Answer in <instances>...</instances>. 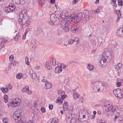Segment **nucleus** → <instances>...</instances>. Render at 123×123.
Listing matches in <instances>:
<instances>
[{"instance_id": "nucleus-1", "label": "nucleus", "mask_w": 123, "mask_h": 123, "mask_svg": "<svg viewBox=\"0 0 123 123\" xmlns=\"http://www.w3.org/2000/svg\"><path fill=\"white\" fill-rule=\"evenodd\" d=\"M31 18L27 13L26 10L24 9L19 15L18 21L20 25H28L31 22Z\"/></svg>"}, {"instance_id": "nucleus-2", "label": "nucleus", "mask_w": 123, "mask_h": 123, "mask_svg": "<svg viewBox=\"0 0 123 123\" xmlns=\"http://www.w3.org/2000/svg\"><path fill=\"white\" fill-rule=\"evenodd\" d=\"M91 84L93 90L96 92L102 91L104 89V84L101 82L97 81L92 82Z\"/></svg>"}, {"instance_id": "nucleus-3", "label": "nucleus", "mask_w": 123, "mask_h": 123, "mask_svg": "<svg viewBox=\"0 0 123 123\" xmlns=\"http://www.w3.org/2000/svg\"><path fill=\"white\" fill-rule=\"evenodd\" d=\"M21 103V100L18 98H16L13 99L12 101L8 103V107L10 105L12 107H16L19 105Z\"/></svg>"}, {"instance_id": "nucleus-4", "label": "nucleus", "mask_w": 123, "mask_h": 123, "mask_svg": "<svg viewBox=\"0 0 123 123\" xmlns=\"http://www.w3.org/2000/svg\"><path fill=\"white\" fill-rule=\"evenodd\" d=\"M15 122L18 123H25L26 119L24 116H13Z\"/></svg>"}, {"instance_id": "nucleus-5", "label": "nucleus", "mask_w": 123, "mask_h": 123, "mask_svg": "<svg viewBox=\"0 0 123 123\" xmlns=\"http://www.w3.org/2000/svg\"><path fill=\"white\" fill-rule=\"evenodd\" d=\"M68 26V23L67 21L65 20H63L61 21V26L65 32H66L68 31L69 29Z\"/></svg>"}, {"instance_id": "nucleus-6", "label": "nucleus", "mask_w": 123, "mask_h": 123, "mask_svg": "<svg viewBox=\"0 0 123 123\" xmlns=\"http://www.w3.org/2000/svg\"><path fill=\"white\" fill-rule=\"evenodd\" d=\"M113 93L116 97L121 98L123 97V91L120 89L117 88L113 91Z\"/></svg>"}, {"instance_id": "nucleus-7", "label": "nucleus", "mask_w": 123, "mask_h": 123, "mask_svg": "<svg viewBox=\"0 0 123 123\" xmlns=\"http://www.w3.org/2000/svg\"><path fill=\"white\" fill-rule=\"evenodd\" d=\"M58 18L54 14H52L50 15V20L49 22V23L51 25H53L58 20Z\"/></svg>"}, {"instance_id": "nucleus-8", "label": "nucleus", "mask_w": 123, "mask_h": 123, "mask_svg": "<svg viewBox=\"0 0 123 123\" xmlns=\"http://www.w3.org/2000/svg\"><path fill=\"white\" fill-rule=\"evenodd\" d=\"M83 13L84 15L83 21L85 23L89 20L92 15L88 11L86 10H84Z\"/></svg>"}, {"instance_id": "nucleus-9", "label": "nucleus", "mask_w": 123, "mask_h": 123, "mask_svg": "<svg viewBox=\"0 0 123 123\" xmlns=\"http://www.w3.org/2000/svg\"><path fill=\"white\" fill-rule=\"evenodd\" d=\"M102 57L106 60L108 62H109L112 58L111 54L110 52L108 51L104 52L103 54Z\"/></svg>"}, {"instance_id": "nucleus-10", "label": "nucleus", "mask_w": 123, "mask_h": 123, "mask_svg": "<svg viewBox=\"0 0 123 123\" xmlns=\"http://www.w3.org/2000/svg\"><path fill=\"white\" fill-rule=\"evenodd\" d=\"M112 106V105L111 102L108 101H106L104 104L105 111H111Z\"/></svg>"}, {"instance_id": "nucleus-11", "label": "nucleus", "mask_w": 123, "mask_h": 123, "mask_svg": "<svg viewBox=\"0 0 123 123\" xmlns=\"http://www.w3.org/2000/svg\"><path fill=\"white\" fill-rule=\"evenodd\" d=\"M15 8V6L12 4H10L8 7H6L5 10L6 13L11 12L14 10Z\"/></svg>"}, {"instance_id": "nucleus-12", "label": "nucleus", "mask_w": 123, "mask_h": 123, "mask_svg": "<svg viewBox=\"0 0 123 123\" xmlns=\"http://www.w3.org/2000/svg\"><path fill=\"white\" fill-rule=\"evenodd\" d=\"M108 62L105 58L102 57L101 60L99 61V65L100 67H105L107 65V62Z\"/></svg>"}, {"instance_id": "nucleus-13", "label": "nucleus", "mask_w": 123, "mask_h": 123, "mask_svg": "<svg viewBox=\"0 0 123 123\" xmlns=\"http://www.w3.org/2000/svg\"><path fill=\"white\" fill-rule=\"evenodd\" d=\"M74 22L77 23L80 21L82 17V14L81 13H80L78 14L76 16H74Z\"/></svg>"}, {"instance_id": "nucleus-14", "label": "nucleus", "mask_w": 123, "mask_h": 123, "mask_svg": "<svg viewBox=\"0 0 123 123\" xmlns=\"http://www.w3.org/2000/svg\"><path fill=\"white\" fill-rule=\"evenodd\" d=\"M68 16V13L66 11L62 12L60 15V18L62 19H65Z\"/></svg>"}, {"instance_id": "nucleus-15", "label": "nucleus", "mask_w": 123, "mask_h": 123, "mask_svg": "<svg viewBox=\"0 0 123 123\" xmlns=\"http://www.w3.org/2000/svg\"><path fill=\"white\" fill-rule=\"evenodd\" d=\"M21 91L22 92H25L28 94H31L32 93V91L29 90V87L27 86L22 89L21 90Z\"/></svg>"}, {"instance_id": "nucleus-16", "label": "nucleus", "mask_w": 123, "mask_h": 123, "mask_svg": "<svg viewBox=\"0 0 123 123\" xmlns=\"http://www.w3.org/2000/svg\"><path fill=\"white\" fill-rule=\"evenodd\" d=\"M9 60L11 62L9 63L12 66H14L16 64L15 61L14 60V57L13 55H11L9 57Z\"/></svg>"}, {"instance_id": "nucleus-17", "label": "nucleus", "mask_w": 123, "mask_h": 123, "mask_svg": "<svg viewBox=\"0 0 123 123\" xmlns=\"http://www.w3.org/2000/svg\"><path fill=\"white\" fill-rule=\"evenodd\" d=\"M79 26L78 25H74L72 27L71 30L72 32L74 33H77L79 30Z\"/></svg>"}, {"instance_id": "nucleus-18", "label": "nucleus", "mask_w": 123, "mask_h": 123, "mask_svg": "<svg viewBox=\"0 0 123 123\" xmlns=\"http://www.w3.org/2000/svg\"><path fill=\"white\" fill-rule=\"evenodd\" d=\"M112 107L111 110V111L112 112L111 114V115H113L114 114H115V115H116V113L115 112L118 109V107L117 106H113L112 105Z\"/></svg>"}, {"instance_id": "nucleus-19", "label": "nucleus", "mask_w": 123, "mask_h": 123, "mask_svg": "<svg viewBox=\"0 0 123 123\" xmlns=\"http://www.w3.org/2000/svg\"><path fill=\"white\" fill-rule=\"evenodd\" d=\"M117 35L121 37H123V28L117 30Z\"/></svg>"}, {"instance_id": "nucleus-20", "label": "nucleus", "mask_w": 123, "mask_h": 123, "mask_svg": "<svg viewBox=\"0 0 123 123\" xmlns=\"http://www.w3.org/2000/svg\"><path fill=\"white\" fill-rule=\"evenodd\" d=\"M69 107V105L68 103L66 102L64 103L63 105V109L65 111H67Z\"/></svg>"}, {"instance_id": "nucleus-21", "label": "nucleus", "mask_w": 123, "mask_h": 123, "mask_svg": "<svg viewBox=\"0 0 123 123\" xmlns=\"http://www.w3.org/2000/svg\"><path fill=\"white\" fill-rule=\"evenodd\" d=\"M114 13L117 14L118 17L117 19L118 20L121 17L120 11L118 10H115L114 11Z\"/></svg>"}, {"instance_id": "nucleus-22", "label": "nucleus", "mask_w": 123, "mask_h": 123, "mask_svg": "<svg viewBox=\"0 0 123 123\" xmlns=\"http://www.w3.org/2000/svg\"><path fill=\"white\" fill-rule=\"evenodd\" d=\"M62 69L60 66H58L57 67L55 68V72L56 73H59L62 71Z\"/></svg>"}, {"instance_id": "nucleus-23", "label": "nucleus", "mask_w": 123, "mask_h": 123, "mask_svg": "<svg viewBox=\"0 0 123 123\" xmlns=\"http://www.w3.org/2000/svg\"><path fill=\"white\" fill-rule=\"evenodd\" d=\"M44 67L49 70L51 69L52 68L49 65V63L48 61L46 62L45 63Z\"/></svg>"}, {"instance_id": "nucleus-24", "label": "nucleus", "mask_w": 123, "mask_h": 123, "mask_svg": "<svg viewBox=\"0 0 123 123\" xmlns=\"http://www.w3.org/2000/svg\"><path fill=\"white\" fill-rule=\"evenodd\" d=\"M78 119L79 121L81 122H83L87 120L85 116H79Z\"/></svg>"}, {"instance_id": "nucleus-25", "label": "nucleus", "mask_w": 123, "mask_h": 123, "mask_svg": "<svg viewBox=\"0 0 123 123\" xmlns=\"http://www.w3.org/2000/svg\"><path fill=\"white\" fill-rule=\"evenodd\" d=\"M45 85L46 88L47 89H50L52 86V84L48 81L46 82Z\"/></svg>"}, {"instance_id": "nucleus-26", "label": "nucleus", "mask_w": 123, "mask_h": 123, "mask_svg": "<svg viewBox=\"0 0 123 123\" xmlns=\"http://www.w3.org/2000/svg\"><path fill=\"white\" fill-rule=\"evenodd\" d=\"M122 66V65L121 63H119L118 64L116 65L115 67L116 70L118 71L119 69H120Z\"/></svg>"}, {"instance_id": "nucleus-27", "label": "nucleus", "mask_w": 123, "mask_h": 123, "mask_svg": "<svg viewBox=\"0 0 123 123\" xmlns=\"http://www.w3.org/2000/svg\"><path fill=\"white\" fill-rule=\"evenodd\" d=\"M23 0H12L13 2L16 4H19L20 3L23 4L24 3V2H23Z\"/></svg>"}, {"instance_id": "nucleus-28", "label": "nucleus", "mask_w": 123, "mask_h": 123, "mask_svg": "<svg viewBox=\"0 0 123 123\" xmlns=\"http://www.w3.org/2000/svg\"><path fill=\"white\" fill-rule=\"evenodd\" d=\"M42 31V30L41 29L38 28L35 31V33L36 35L37 36L40 34Z\"/></svg>"}, {"instance_id": "nucleus-29", "label": "nucleus", "mask_w": 123, "mask_h": 123, "mask_svg": "<svg viewBox=\"0 0 123 123\" xmlns=\"http://www.w3.org/2000/svg\"><path fill=\"white\" fill-rule=\"evenodd\" d=\"M74 15L73 14H72L68 17V20L69 22H71L72 21H74Z\"/></svg>"}, {"instance_id": "nucleus-30", "label": "nucleus", "mask_w": 123, "mask_h": 123, "mask_svg": "<svg viewBox=\"0 0 123 123\" xmlns=\"http://www.w3.org/2000/svg\"><path fill=\"white\" fill-rule=\"evenodd\" d=\"M87 67L88 69L90 71H92L94 68L93 66L90 64H88Z\"/></svg>"}, {"instance_id": "nucleus-31", "label": "nucleus", "mask_w": 123, "mask_h": 123, "mask_svg": "<svg viewBox=\"0 0 123 123\" xmlns=\"http://www.w3.org/2000/svg\"><path fill=\"white\" fill-rule=\"evenodd\" d=\"M59 120L58 118L56 117H55L52 119L51 120V123H57L58 121Z\"/></svg>"}, {"instance_id": "nucleus-32", "label": "nucleus", "mask_w": 123, "mask_h": 123, "mask_svg": "<svg viewBox=\"0 0 123 123\" xmlns=\"http://www.w3.org/2000/svg\"><path fill=\"white\" fill-rule=\"evenodd\" d=\"M80 96L79 94L75 92L74 93L73 95L74 98V99H76Z\"/></svg>"}, {"instance_id": "nucleus-33", "label": "nucleus", "mask_w": 123, "mask_h": 123, "mask_svg": "<svg viewBox=\"0 0 123 123\" xmlns=\"http://www.w3.org/2000/svg\"><path fill=\"white\" fill-rule=\"evenodd\" d=\"M57 66H60L62 69V68L65 69L66 68V66L64 64L58 63L57 64Z\"/></svg>"}, {"instance_id": "nucleus-34", "label": "nucleus", "mask_w": 123, "mask_h": 123, "mask_svg": "<svg viewBox=\"0 0 123 123\" xmlns=\"http://www.w3.org/2000/svg\"><path fill=\"white\" fill-rule=\"evenodd\" d=\"M50 63L53 65H55L56 64V61L55 58H52L50 61Z\"/></svg>"}, {"instance_id": "nucleus-35", "label": "nucleus", "mask_w": 123, "mask_h": 123, "mask_svg": "<svg viewBox=\"0 0 123 123\" xmlns=\"http://www.w3.org/2000/svg\"><path fill=\"white\" fill-rule=\"evenodd\" d=\"M0 90L2 91V92L4 93H6L8 92V91L6 87L2 88H0Z\"/></svg>"}, {"instance_id": "nucleus-36", "label": "nucleus", "mask_w": 123, "mask_h": 123, "mask_svg": "<svg viewBox=\"0 0 123 123\" xmlns=\"http://www.w3.org/2000/svg\"><path fill=\"white\" fill-rule=\"evenodd\" d=\"M74 39L71 38L68 41V43L70 45H72L74 43Z\"/></svg>"}, {"instance_id": "nucleus-37", "label": "nucleus", "mask_w": 123, "mask_h": 123, "mask_svg": "<svg viewBox=\"0 0 123 123\" xmlns=\"http://www.w3.org/2000/svg\"><path fill=\"white\" fill-rule=\"evenodd\" d=\"M56 101L57 103H62V102L63 100L61 97H59L57 99Z\"/></svg>"}, {"instance_id": "nucleus-38", "label": "nucleus", "mask_w": 123, "mask_h": 123, "mask_svg": "<svg viewBox=\"0 0 123 123\" xmlns=\"http://www.w3.org/2000/svg\"><path fill=\"white\" fill-rule=\"evenodd\" d=\"M22 75V73H18L16 75V77L18 79H20L21 78Z\"/></svg>"}, {"instance_id": "nucleus-39", "label": "nucleus", "mask_w": 123, "mask_h": 123, "mask_svg": "<svg viewBox=\"0 0 123 123\" xmlns=\"http://www.w3.org/2000/svg\"><path fill=\"white\" fill-rule=\"evenodd\" d=\"M31 77L33 80H36L37 78L36 74L35 73H33Z\"/></svg>"}, {"instance_id": "nucleus-40", "label": "nucleus", "mask_w": 123, "mask_h": 123, "mask_svg": "<svg viewBox=\"0 0 123 123\" xmlns=\"http://www.w3.org/2000/svg\"><path fill=\"white\" fill-rule=\"evenodd\" d=\"M112 2L111 3V4L115 7L117 6V4L116 3V0H111Z\"/></svg>"}, {"instance_id": "nucleus-41", "label": "nucleus", "mask_w": 123, "mask_h": 123, "mask_svg": "<svg viewBox=\"0 0 123 123\" xmlns=\"http://www.w3.org/2000/svg\"><path fill=\"white\" fill-rule=\"evenodd\" d=\"M4 102L5 103H6L8 102V97L7 95H4Z\"/></svg>"}, {"instance_id": "nucleus-42", "label": "nucleus", "mask_w": 123, "mask_h": 123, "mask_svg": "<svg viewBox=\"0 0 123 123\" xmlns=\"http://www.w3.org/2000/svg\"><path fill=\"white\" fill-rule=\"evenodd\" d=\"M38 2L41 4V6H43L44 4V0H38Z\"/></svg>"}, {"instance_id": "nucleus-43", "label": "nucleus", "mask_w": 123, "mask_h": 123, "mask_svg": "<svg viewBox=\"0 0 123 123\" xmlns=\"http://www.w3.org/2000/svg\"><path fill=\"white\" fill-rule=\"evenodd\" d=\"M74 41L76 42V44H78L79 42V39L77 37H75L74 38Z\"/></svg>"}, {"instance_id": "nucleus-44", "label": "nucleus", "mask_w": 123, "mask_h": 123, "mask_svg": "<svg viewBox=\"0 0 123 123\" xmlns=\"http://www.w3.org/2000/svg\"><path fill=\"white\" fill-rule=\"evenodd\" d=\"M8 91L9 90H11L12 89V86L10 84H9L6 86V87Z\"/></svg>"}, {"instance_id": "nucleus-45", "label": "nucleus", "mask_w": 123, "mask_h": 123, "mask_svg": "<svg viewBox=\"0 0 123 123\" xmlns=\"http://www.w3.org/2000/svg\"><path fill=\"white\" fill-rule=\"evenodd\" d=\"M36 41L34 39H32L31 41V44L36 45Z\"/></svg>"}, {"instance_id": "nucleus-46", "label": "nucleus", "mask_w": 123, "mask_h": 123, "mask_svg": "<svg viewBox=\"0 0 123 123\" xmlns=\"http://www.w3.org/2000/svg\"><path fill=\"white\" fill-rule=\"evenodd\" d=\"M118 4L119 6H122L123 5V3L122 1L121 0H119L118 1Z\"/></svg>"}, {"instance_id": "nucleus-47", "label": "nucleus", "mask_w": 123, "mask_h": 123, "mask_svg": "<svg viewBox=\"0 0 123 123\" xmlns=\"http://www.w3.org/2000/svg\"><path fill=\"white\" fill-rule=\"evenodd\" d=\"M28 60V57H26L25 59V62L26 64L28 65H29Z\"/></svg>"}, {"instance_id": "nucleus-48", "label": "nucleus", "mask_w": 123, "mask_h": 123, "mask_svg": "<svg viewBox=\"0 0 123 123\" xmlns=\"http://www.w3.org/2000/svg\"><path fill=\"white\" fill-rule=\"evenodd\" d=\"M84 99L82 97H80L79 98V101L81 103H82L83 102Z\"/></svg>"}, {"instance_id": "nucleus-49", "label": "nucleus", "mask_w": 123, "mask_h": 123, "mask_svg": "<svg viewBox=\"0 0 123 123\" xmlns=\"http://www.w3.org/2000/svg\"><path fill=\"white\" fill-rule=\"evenodd\" d=\"M75 119L73 117L71 119V123H75Z\"/></svg>"}, {"instance_id": "nucleus-50", "label": "nucleus", "mask_w": 123, "mask_h": 123, "mask_svg": "<svg viewBox=\"0 0 123 123\" xmlns=\"http://www.w3.org/2000/svg\"><path fill=\"white\" fill-rule=\"evenodd\" d=\"M8 119L6 118H4V119L3 120V121L5 123H8Z\"/></svg>"}, {"instance_id": "nucleus-51", "label": "nucleus", "mask_w": 123, "mask_h": 123, "mask_svg": "<svg viewBox=\"0 0 123 123\" xmlns=\"http://www.w3.org/2000/svg\"><path fill=\"white\" fill-rule=\"evenodd\" d=\"M15 115H20V112L18 111H16L15 113Z\"/></svg>"}, {"instance_id": "nucleus-52", "label": "nucleus", "mask_w": 123, "mask_h": 123, "mask_svg": "<svg viewBox=\"0 0 123 123\" xmlns=\"http://www.w3.org/2000/svg\"><path fill=\"white\" fill-rule=\"evenodd\" d=\"M41 110L43 113H44L46 111L45 109L43 107H42L41 108Z\"/></svg>"}, {"instance_id": "nucleus-53", "label": "nucleus", "mask_w": 123, "mask_h": 123, "mask_svg": "<svg viewBox=\"0 0 123 123\" xmlns=\"http://www.w3.org/2000/svg\"><path fill=\"white\" fill-rule=\"evenodd\" d=\"M49 109L50 110H51L53 109V105H49Z\"/></svg>"}, {"instance_id": "nucleus-54", "label": "nucleus", "mask_w": 123, "mask_h": 123, "mask_svg": "<svg viewBox=\"0 0 123 123\" xmlns=\"http://www.w3.org/2000/svg\"><path fill=\"white\" fill-rule=\"evenodd\" d=\"M121 83L120 82H119L117 83V87H119L121 86Z\"/></svg>"}, {"instance_id": "nucleus-55", "label": "nucleus", "mask_w": 123, "mask_h": 123, "mask_svg": "<svg viewBox=\"0 0 123 123\" xmlns=\"http://www.w3.org/2000/svg\"><path fill=\"white\" fill-rule=\"evenodd\" d=\"M100 10V8H98L97 9H96L95 11H94V12H96V13H97V12H99V11Z\"/></svg>"}, {"instance_id": "nucleus-56", "label": "nucleus", "mask_w": 123, "mask_h": 123, "mask_svg": "<svg viewBox=\"0 0 123 123\" xmlns=\"http://www.w3.org/2000/svg\"><path fill=\"white\" fill-rule=\"evenodd\" d=\"M61 97L62 99L63 100V99H64L65 98L66 95H61Z\"/></svg>"}, {"instance_id": "nucleus-57", "label": "nucleus", "mask_w": 123, "mask_h": 123, "mask_svg": "<svg viewBox=\"0 0 123 123\" xmlns=\"http://www.w3.org/2000/svg\"><path fill=\"white\" fill-rule=\"evenodd\" d=\"M56 4H55V6H54L53 7V8H54L55 9L56 8V10H55V12L56 11H57V10H57V6Z\"/></svg>"}, {"instance_id": "nucleus-58", "label": "nucleus", "mask_w": 123, "mask_h": 123, "mask_svg": "<svg viewBox=\"0 0 123 123\" xmlns=\"http://www.w3.org/2000/svg\"><path fill=\"white\" fill-rule=\"evenodd\" d=\"M78 2L77 0H74L73 1V4H75L77 3Z\"/></svg>"}, {"instance_id": "nucleus-59", "label": "nucleus", "mask_w": 123, "mask_h": 123, "mask_svg": "<svg viewBox=\"0 0 123 123\" xmlns=\"http://www.w3.org/2000/svg\"><path fill=\"white\" fill-rule=\"evenodd\" d=\"M23 78L25 79L27 78V75L26 74H24L23 75Z\"/></svg>"}, {"instance_id": "nucleus-60", "label": "nucleus", "mask_w": 123, "mask_h": 123, "mask_svg": "<svg viewBox=\"0 0 123 123\" xmlns=\"http://www.w3.org/2000/svg\"><path fill=\"white\" fill-rule=\"evenodd\" d=\"M15 41H18L19 40V38L17 36H16V37H15Z\"/></svg>"}, {"instance_id": "nucleus-61", "label": "nucleus", "mask_w": 123, "mask_h": 123, "mask_svg": "<svg viewBox=\"0 0 123 123\" xmlns=\"http://www.w3.org/2000/svg\"><path fill=\"white\" fill-rule=\"evenodd\" d=\"M62 91L61 90H59L58 92V94L59 95L61 96V95H62Z\"/></svg>"}, {"instance_id": "nucleus-62", "label": "nucleus", "mask_w": 123, "mask_h": 123, "mask_svg": "<svg viewBox=\"0 0 123 123\" xmlns=\"http://www.w3.org/2000/svg\"><path fill=\"white\" fill-rule=\"evenodd\" d=\"M97 113L98 115H100L101 113V111L100 110H98L97 111Z\"/></svg>"}, {"instance_id": "nucleus-63", "label": "nucleus", "mask_w": 123, "mask_h": 123, "mask_svg": "<svg viewBox=\"0 0 123 123\" xmlns=\"http://www.w3.org/2000/svg\"><path fill=\"white\" fill-rule=\"evenodd\" d=\"M40 68V67L39 66H36L35 68V69L36 70H38Z\"/></svg>"}, {"instance_id": "nucleus-64", "label": "nucleus", "mask_w": 123, "mask_h": 123, "mask_svg": "<svg viewBox=\"0 0 123 123\" xmlns=\"http://www.w3.org/2000/svg\"><path fill=\"white\" fill-rule=\"evenodd\" d=\"M26 123H34L33 121H32L29 120L28 122Z\"/></svg>"}]
</instances>
